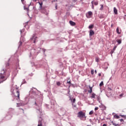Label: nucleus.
I'll return each mask as SVG.
<instances>
[{
  "mask_svg": "<svg viewBox=\"0 0 126 126\" xmlns=\"http://www.w3.org/2000/svg\"><path fill=\"white\" fill-rule=\"evenodd\" d=\"M125 16H126V15H125Z\"/></svg>",
  "mask_w": 126,
  "mask_h": 126,
  "instance_id": "nucleus-48",
  "label": "nucleus"
},
{
  "mask_svg": "<svg viewBox=\"0 0 126 126\" xmlns=\"http://www.w3.org/2000/svg\"><path fill=\"white\" fill-rule=\"evenodd\" d=\"M77 117L78 118H79L80 120H82V121L86 120V116H85V113L81 111L78 113Z\"/></svg>",
  "mask_w": 126,
  "mask_h": 126,
  "instance_id": "nucleus-2",
  "label": "nucleus"
},
{
  "mask_svg": "<svg viewBox=\"0 0 126 126\" xmlns=\"http://www.w3.org/2000/svg\"><path fill=\"white\" fill-rule=\"evenodd\" d=\"M116 49H117V46H114V47L113 48V50L115 51H116Z\"/></svg>",
  "mask_w": 126,
  "mask_h": 126,
  "instance_id": "nucleus-29",
  "label": "nucleus"
},
{
  "mask_svg": "<svg viewBox=\"0 0 126 126\" xmlns=\"http://www.w3.org/2000/svg\"><path fill=\"white\" fill-rule=\"evenodd\" d=\"M91 74H94V70H91Z\"/></svg>",
  "mask_w": 126,
  "mask_h": 126,
  "instance_id": "nucleus-28",
  "label": "nucleus"
},
{
  "mask_svg": "<svg viewBox=\"0 0 126 126\" xmlns=\"http://www.w3.org/2000/svg\"><path fill=\"white\" fill-rule=\"evenodd\" d=\"M92 88H93L92 87H91L90 86H89L90 90H88V92L89 93H90V94L92 93Z\"/></svg>",
  "mask_w": 126,
  "mask_h": 126,
  "instance_id": "nucleus-10",
  "label": "nucleus"
},
{
  "mask_svg": "<svg viewBox=\"0 0 126 126\" xmlns=\"http://www.w3.org/2000/svg\"><path fill=\"white\" fill-rule=\"evenodd\" d=\"M17 107H20L21 106H22V104L21 103H17Z\"/></svg>",
  "mask_w": 126,
  "mask_h": 126,
  "instance_id": "nucleus-24",
  "label": "nucleus"
},
{
  "mask_svg": "<svg viewBox=\"0 0 126 126\" xmlns=\"http://www.w3.org/2000/svg\"><path fill=\"white\" fill-rule=\"evenodd\" d=\"M93 114H94V111L93 110H92L89 112V115H93Z\"/></svg>",
  "mask_w": 126,
  "mask_h": 126,
  "instance_id": "nucleus-21",
  "label": "nucleus"
},
{
  "mask_svg": "<svg viewBox=\"0 0 126 126\" xmlns=\"http://www.w3.org/2000/svg\"><path fill=\"white\" fill-rule=\"evenodd\" d=\"M66 82V84H68L69 86H71V82H70V79H67L64 81Z\"/></svg>",
  "mask_w": 126,
  "mask_h": 126,
  "instance_id": "nucleus-5",
  "label": "nucleus"
},
{
  "mask_svg": "<svg viewBox=\"0 0 126 126\" xmlns=\"http://www.w3.org/2000/svg\"><path fill=\"white\" fill-rule=\"evenodd\" d=\"M115 51L114 50H111V52H110V54L111 55V56H113V54H114V52Z\"/></svg>",
  "mask_w": 126,
  "mask_h": 126,
  "instance_id": "nucleus-26",
  "label": "nucleus"
},
{
  "mask_svg": "<svg viewBox=\"0 0 126 126\" xmlns=\"http://www.w3.org/2000/svg\"><path fill=\"white\" fill-rule=\"evenodd\" d=\"M103 126H107V124H103Z\"/></svg>",
  "mask_w": 126,
  "mask_h": 126,
  "instance_id": "nucleus-40",
  "label": "nucleus"
},
{
  "mask_svg": "<svg viewBox=\"0 0 126 126\" xmlns=\"http://www.w3.org/2000/svg\"><path fill=\"white\" fill-rule=\"evenodd\" d=\"M9 65H10L9 63H6V64H5V67L7 69V68H9Z\"/></svg>",
  "mask_w": 126,
  "mask_h": 126,
  "instance_id": "nucleus-13",
  "label": "nucleus"
},
{
  "mask_svg": "<svg viewBox=\"0 0 126 126\" xmlns=\"http://www.w3.org/2000/svg\"><path fill=\"white\" fill-rule=\"evenodd\" d=\"M69 23L71 26H74L75 25V23L73 22L72 21H70Z\"/></svg>",
  "mask_w": 126,
  "mask_h": 126,
  "instance_id": "nucleus-9",
  "label": "nucleus"
},
{
  "mask_svg": "<svg viewBox=\"0 0 126 126\" xmlns=\"http://www.w3.org/2000/svg\"><path fill=\"white\" fill-rule=\"evenodd\" d=\"M9 75H10V72L6 70V69H3L0 73V83L5 81L9 77Z\"/></svg>",
  "mask_w": 126,
  "mask_h": 126,
  "instance_id": "nucleus-1",
  "label": "nucleus"
},
{
  "mask_svg": "<svg viewBox=\"0 0 126 126\" xmlns=\"http://www.w3.org/2000/svg\"><path fill=\"white\" fill-rule=\"evenodd\" d=\"M21 33H22V31H21Z\"/></svg>",
  "mask_w": 126,
  "mask_h": 126,
  "instance_id": "nucleus-47",
  "label": "nucleus"
},
{
  "mask_svg": "<svg viewBox=\"0 0 126 126\" xmlns=\"http://www.w3.org/2000/svg\"><path fill=\"white\" fill-rule=\"evenodd\" d=\"M57 84L58 86H60V85H61V83L60 82H57Z\"/></svg>",
  "mask_w": 126,
  "mask_h": 126,
  "instance_id": "nucleus-30",
  "label": "nucleus"
},
{
  "mask_svg": "<svg viewBox=\"0 0 126 126\" xmlns=\"http://www.w3.org/2000/svg\"><path fill=\"white\" fill-rule=\"evenodd\" d=\"M75 101H76L75 98H74V99H73V103H75Z\"/></svg>",
  "mask_w": 126,
  "mask_h": 126,
  "instance_id": "nucleus-33",
  "label": "nucleus"
},
{
  "mask_svg": "<svg viewBox=\"0 0 126 126\" xmlns=\"http://www.w3.org/2000/svg\"><path fill=\"white\" fill-rule=\"evenodd\" d=\"M120 122H124V119H120Z\"/></svg>",
  "mask_w": 126,
  "mask_h": 126,
  "instance_id": "nucleus-36",
  "label": "nucleus"
},
{
  "mask_svg": "<svg viewBox=\"0 0 126 126\" xmlns=\"http://www.w3.org/2000/svg\"><path fill=\"white\" fill-rule=\"evenodd\" d=\"M103 85H104V83L103 82V81H102V82L99 84V86H100V87H102V86H103Z\"/></svg>",
  "mask_w": 126,
  "mask_h": 126,
  "instance_id": "nucleus-20",
  "label": "nucleus"
},
{
  "mask_svg": "<svg viewBox=\"0 0 126 126\" xmlns=\"http://www.w3.org/2000/svg\"><path fill=\"white\" fill-rule=\"evenodd\" d=\"M34 104H35V105H37V103H36V102H34Z\"/></svg>",
  "mask_w": 126,
  "mask_h": 126,
  "instance_id": "nucleus-44",
  "label": "nucleus"
},
{
  "mask_svg": "<svg viewBox=\"0 0 126 126\" xmlns=\"http://www.w3.org/2000/svg\"><path fill=\"white\" fill-rule=\"evenodd\" d=\"M37 126H42V122H38V124Z\"/></svg>",
  "mask_w": 126,
  "mask_h": 126,
  "instance_id": "nucleus-23",
  "label": "nucleus"
},
{
  "mask_svg": "<svg viewBox=\"0 0 126 126\" xmlns=\"http://www.w3.org/2000/svg\"><path fill=\"white\" fill-rule=\"evenodd\" d=\"M98 1H95L94 2V5H98Z\"/></svg>",
  "mask_w": 126,
  "mask_h": 126,
  "instance_id": "nucleus-27",
  "label": "nucleus"
},
{
  "mask_svg": "<svg viewBox=\"0 0 126 126\" xmlns=\"http://www.w3.org/2000/svg\"><path fill=\"white\" fill-rule=\"evenodd\" d=\"M116 32L118 34H121L122 33L121 31H120V28L119 27L117 28Z\"/></svg>",
  "mask_w": 126,
  "mask_h": 126,
  "instance_id": "nucleus-7",
  "label": "nucleus"
},
{
  "mask_svg": "<svg viewBox=\"0 0 126 126\" xmlns=\"http://www.w3.org/2000/svg\"><path fill=\"white\" fill-rule=\"evenodd\" d=\"M99 109V108L98 107H95V108H94V111H97V110Z\"/></svg>",
  "mask_w": 126,
  "mask_h": 126,
  "instance_id": "nucleus-32",
  "label": "nucleus"
},
{
  "mask_svg": "<svg viewBox=\"0 0 126 126\" xmlns=\"http://www.w3.org/2000/svg\"><path fill=\"white\" fill-rule=\"evenodd\" d=\"M94 28V25H91L89 26V29H93Z\"/></svg>",
  "mask_w": 126,
  "mask_h": 126,
  "instance_id": "nucleus-15",
  "label": "nucleus"
},
{
  "mask_svg": "<svg viewBox=\"0 0 126 126\" xmlns=\"http://www.w3.org/2000/svg\"><path fill=\"white\" fill-rule=\"evenodd\" d=\"M56 9H57V5L56 6Z\"/></svg>",
  "mask_w": 126,
  "mask_h": 126,
  "instance_id": "nucleus-46",
  "label": "nucleus"
},
{
  "mask_svg": "<svg viewBox=\"0 0 126 126\" xmlns=\"http://www.w3.org/2000/svg\"><path fill=\"white\" fill-rule=\"evenodd\" d=\"M40 10H46V8H45V7H41V8H39Z\"/></svg>",
  "mask_w": 126,
  "mask_h": 126,
  "instance_id": "nucleus-22",
  "label": "nucleus"
},
{
  "mask_svg": "<svg viewBox=\"0 0 126 126\" xmlns=\"http://www.w3.org/2000/svg\"><path fill=\"white\" fill-rule=\"evenodd\" d=\"M114 118H115V119H120V116H119V115H115L114 116Z\"/></svg>",
  "mask_w": 126,
  "mask_h": 126,
  "instance_id": "nucleus-19",
  "label": "nucleus"
},
{
  "mask_svg": "<svg viewBox=\"0 0 126 126\" xmlns=\"http://www.w3.org/2000/svg\"><path fill=\"white\" fill-rule=\"evenodd\" d=\"M95 96H96V94L93 93L92 94V95L91 96V98H93V99H95Z\"/></svg>",
  "mask_w": 126,
  "mask_h": 126,
  "instance_id": "nucleus-12",
  "label": "nucleus"
},
{
  "mask_svg": "<svg viewBox=\"0 0 126 126\" xmlns=\"http://www.w3.org/2000/svg\"><path fill=\"white\" fill-rule=\"evenodd\" d=\"M95 62H96V63L99 62V58H95Z\"/></svg>",
  "mask_w": 126,
  "mask_h": 126,
  "instance_id": "nucleus-25",
  "label": "nucleus"
},
{
  "mask_svg": "<svg viewBox=\"0 0 126 126\" xmlns=\"http://www.w3.org/2000/svg\"><path fill=\"white\" fill-rule=\"evenodd\" d=\"M98 76H101V73L98 74Z\"/></svg>",
  "mask_w": 126,
  "mask_h": 126,
  "instance_id": "nucleus-43",
  "label": "nucleus"
},
{
  "mask_svg": "<svg viewBox=\"0 0 126 126\" xmlns=\"http://www.w3.org/2000/svg\"><path fill=\"white\" fill-rule=\"evenodd\" d=\"M92 8L93 9H94V5H92Z\"/></svg>",
  "mask_w": 126,
  "mask_h": 126,
  "instance_id": "nucleus-37",
  "label": "nucleus"
},
{
  "mask_svg": "<svg viewBox=\"0 0 126 126\" xmlns=\"http://www.w3.org/2000/svg\"><path fill=\"white\" fill-rule=\"evenodd\" d=\"M20 110H22V111H23V113H24V110L22 108H20Z\"/></svg>",
  "mask_w": 126,
  "mask_h": 126,
  "instance_id": "nucleus-38",
  "label": "nucleus"
},
{
  "mask_svg": "<svg viewBox=\"0 0 126 126\" xmlns=\"http://www.w3.org/2000/svg\"><path fill=\"white\" fill-rule=\"evenodd\" d=\"M38 3L40 5L39 8L43 7V2H38Z\"/></svg>",
  "mask_w": 126,
  "mask_h": 126,
  "instance_id": "nucleus-14",
  "label": "nucleus"
},
{
  "mask_svg": "<svg viewBox=\"0 0 126 126\" xmlns=\"http://www.w3.org/2000/svg\"><path fill=\"white\" fill-rule=\"evenodd\" d=\"M101 7L100 8V10H103L104 8V5L101 4L100 5Z\"/></svg>",
  "mask_w": 126,
  "mask_h": 126,
  "instance_id": "nucleus-18",
  "label": "nucleus"
},
{
  "mask_svg": "<svg viewBox=\"0 0 126 126\" xmlns=\"http://www.w3.org/2000/svg\"><path fill=\"white\" fill-rule=\"evenodd\" d=\"M94 72L95 73H97V70H95Z\"/></svg>",
  "mask_w": 126,
  "mask_h": 126,
  "instance_id": "nucleus-42",
  "label": "nucleus"
},
{
  "mask_svg": "<svg viewBox=\"0 0 126 126\" xmlns=\"http://www.w3.org/2000/svg\"><path fill=\"white\" fill-rule=\"evenodd\" d=\"M95 34V32H94V31L92 30H91L90 31V37L93 36V35H94Z\"/></svg>",
  "mask_w": 126,
  "mask_h": 126,
  "instance_id": "nucleus-6",
  "label": "nucleus"
},
{
  "mask_svg": "<svg viewBox=\"0 0 126 126\" xmlns=\"http://www.w3.org/2000/svg\"><path fill=\"white\" fill-rule=\"evenodd\" d=\"M15 96V97H17L18 99H20V93L19 90H17Z\"/></svg>",
  "mask_w": 126,
  "mask_h": 126,
  "instance_id": "nucleus-4",
  "label": "nucleus"
},
{
  "mask_svg": "<svg viewBox=\"0 0 126 126\" xmlns=\"http://www.w3.org/2000/svg\"><path fill=\"white\" fill-rule=\"evenodd\" d=\"M73 1L74 2H75L77 1V0H73Z\"/></svg>",
  "mask_w": 126,
  "mask_h": 126,
  "instance_id": "nucleus-39",
  "label": "nucleus"
},
{
  "mask_svg": "<svg viewBox=\"0 0 126 126\" xmlns=\"http://www.w3.org/2000/svg\"><path fill=\"white\" fill-rule=\"evenodd\" d=\"M93 13L92 11H89L88 13L86 14V16L87 18H91V16H92Z\"/></svg>",
  "mask_w": 126,
  "mask_h": 126,
  "instance_id": "nucleus-3",
  "label": "nucleus"
},
{
  "mask_svg": "<svg viewBox=\"0 0 126 126\" xmlns=\"http://www.w3.org/2000/svg\"><path fill=\"white\" fill-rule=\"evenodd\" d=\"M116 41L119 44H122V39H117Z\"/></svg>",
  "mask_w": 126,
  "mask_h": 126,
  "instance_id": "nucleus-17",
  "label": "nucleus"
},
{
  "mask_svg": "<svg viewBox=\"0 0 126 126\" xmlns=\"http://www.w3.org/2000/svg\"><path fill=\"white\" fill-rule=\"evenodd\" d=\"M22 3L24 4V0H21Z\"/></svg>",
  "mask_w": 126,
  "mask_h": 126,
  "instance_id": "nucleus-35",
  "label": "nucleus"
},
{
  "mask_svg": "<svg viewBox=\"0 0 126 126\" xmlns=\"http://www.w3.org/2000/svg\"><path fill=\"white\" fill-rule=\"evenodd\" d=\"M91 3H92V5H93L94 4V1H92L91 2Z\"/></svg>",
  "mask_w": 126,
  "mask_h": 126,
  "instance_id": "nucleus-34",
  "label": "nucleus"
},
{
  "mask_svg": "<svg viewBox=\"0 0 126 126\" xmlns=\"http://www.w3.org/2000/svg\"><path fill=\"white\" fill-rule=\"evenodd\" d=\"M111 123L112 124L113 126H120V125L119 124H117L116 123H115L114 122L112 121Z\"/></svg>",
  "mask_w": 126,
  "mask_h": 126,
  "instance_id": "nucleus-16",
  "label": "nucleus"
},
{
  "mask_svg": "<svg viewBox=\"0 0 126 126\" xmlns=\"http://www.w3.org/2000/svg\"><path fill=\"white\" fill-rule=\"evenodd\" d=\"M109 90H112V89H111V88H109Z\"/></svg>",
  "mask_w": 126,
  "mask_h": 126,
  "instance_id": "nucleus-45",
  "label": "nucleus"
},
{
  "mask_svg": "<svg viewBox=\"0 0 126 126\" xmlns=\"http://www.w3.org/2000/svg\"><path fill=\"white\" fill-rule=\"evenodd\" d=\"M33 1H34L35 2H36V1H37V0H32Z\"/></svg>",
  "mask_w": 126,
  "mask_h": 126,
  "instance_id": "nucleus-41",
  "label": "nucleus"
},
{
  "mask_svg": "<svg viewBox=\"0 0 126 126\" xmlns=\"http://www.w3.org/2000/svg\"><path fill=\"white\" fill-rule=\"evenodd\" d=\"M36 39H37V36H33L32 38V40H33V43H36Z\"/></svg>",
  "mask_w": 126,
  "mask_h": 126,
  "instance_id": "nucleus-8",
  "label": "nucleus"
},
{
  "mask_svg": "<svg viewBox=\"0 0 126 126\" xmlns=\"http://www.w3.org/2000/svg\"><path fill=\"white\" fill-rule=\"evenodd\" d=\"M19 46H22V42H21V41H20L19 42Z\"/></svg>",
  "mask_w": 126,
  "mask_h": 126,
  "instance_id": "nucleus-31",
  "label": "nucleus"
},
{
  "mask_svg": "<svg viewBox=\"0 0 126 126\" xmlns=\"http://www.w3.org/2000/svg\"><path fill=\"white\" fill-rule=\"evenodd\" d=\"M114 12L115 14H118V10L115 7H114Z\"/></svg>",
  "mask_w": 126,
  "mask_h": 126,
  "instance_id": "nucleus-11",
  "label": "nucleus"
}]
</instances>
